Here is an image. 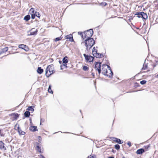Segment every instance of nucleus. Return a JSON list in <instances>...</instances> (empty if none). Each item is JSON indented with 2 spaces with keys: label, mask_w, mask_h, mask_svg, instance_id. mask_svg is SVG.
I'll list each match as a JSON object with an SVG mask.
<instances>
[{
  "label": "nucleus",
  "mask_w": 158,
  "mask_h": 158,
  "mask_svg": "<svg viewBox=\"0 0 158 158\" xmlns=\"http://www.w3.org/2000/svg\"><path fill=\"white\" fill-rule=\"evenodd\" d=\"M102 73L111 77L112 76L113 73L110 67L106 64H103L102 66Z\"/></svg>",
  "instance_id": "obj_1"
},
{
  "label": "nucleus",
  "mask_w": 158,
  "mask_h": 158,
  "mask_svg": "<svg viewBox=\"0 0 158 158\" xmlns=\"http://www.w3.org/2000/svg\"><path fill=\"white\" fill-rule=\"evenodd\" d=\"M85 45L87 50L89 49L94 44L95 41L92 38H89L85 41Z\"/></svg>",
  "instance_id": "obj_2"
},
{
  "label": "nucleus",
  "mask_w": 158,
  "mask_h": 158,
  "mask_svg": "<svg viewBox=\"0 0 158 158\" xmlns=\"http://www.w3.org/2000/svg\"><path fill=\"white\" fill-rule=\"evenodd\" d=\"M54 71L53 65L52 64L48 65L46 69L45 75L47 77H48L50 75L53 73Z\"/></svg>",
  "instance_id": "obj_3"
},
{
  "label": "nucleus",
  "mask_w": 158,
  "mask_h": 158,
  "mask_svg": "<svg viewBox=\"0 0 158 158\" xmlns=\"http://www.w3.org/2000/svg\"><path fill=\"white\" fill-rule=\"evenodd\" d=\"M93 29H90L85 31L84 33L86 37H87L88 38H90L93 35Z\"/></svg>",
  "instance_id": "obj_4"
},
{
  "label": "nucleus",
  "mask_w": 158,
  "mask_h": 158,
  "mask_svg": "<svg viewBox=\"0 0 158 158\" xmlns=\"http://www.w3.org/2000/svg\"><path fill=\"white\" fill-rule=\"evenodd\" d=\"M101 63L100 62H96L95 64V69L96 71H98V73L100 74L101 73Z\"/></svg>",
  "instance_id": "obj_5"
},
{
  "label": "nucleus",
  "mask_w": 158,
  "mask_h": 158,
  "mask_svg": "<svg viewBox=\"0 0 158 158\" xmlns=\"http://www.w3.org/2000/svg\"><path fill=\"white\" fill-rule=\"evenodd\" d=\"M83 55L87 61H89V62H92L93 61L94 59V57H93L90 56L86 55L85 54H84Z\"/></svg>",
  "instance_id": "obj_6"
},
{
  "label": "nucleus",
  "mask_w": 158,
  "mask_h": 158,
  "mask_svg": "<svg viewBox=\"0 0 158 158\" xmlns=\"http://www.w3.org/2000/svg\"><path fill=\"white\" fill-rule=\"evenodd\" d=\"M19 48L24 50L26 51H27L28 50V47L26 45L23 44H20L19 46Z\"/></svg>",
  "instance_id": "obj_7"
},
{
  "label": "nucleus",
  "mask_w": 158,
  "mask_h": 158,
  "mask_svg": "<svg viewBox=\"0 0 158 158\" xmlns=\"http://www.w3.org/2000/svg\"><path fill=\"white\" fill-rule=\"evenodd\" d=\"M35 30V28H32L31 30V31L28 32V35H36L37 32V30L36 29L35 31H34Z\"/></svg>",
  "instance_id": "obj_8"
},
{
  "label": "nucleus",
  "mask_w": 158,
  "mask_h": 158,
  "mask_svg": "<svg viewBox=\"0 0 158 158\" xmlns=\"http://www.w3.org/2000/svg\"><path fill=\"white\" fill-rule=\"evenodd\" d=\"M94 56L98 58H101L103 55L101 53H97V52H93V55Z\"/></svg>",
  "instance_id": "obj_9"
},
{
  "label": "nucleus",
  "mask_w": 158,
  "mask_h": 158,
  "mask_svg": "<svg viewBox=\"0 0 158 158\" xmlns=\"http://www.w3.org/2000/svg\"><path fill=\"white\" fill-rule=\"evenodd\" d=\"M140 13H141L140 14L142 16V18L143 19H147L148 15L146 13L142 12H141Z\"/></svg>",
  "instance_id": "obj_10"
},
{
  "label": "nucleus",
  "mask_w": 158,
  "mask_h": 158,
  "mask_svg": "<svg viewBox=\"0 0 158 158\" xmlns=\"http://www.w3.org/2000/svg\"><path fill=\"white\" fill-rule=\"evenodd\" d=\"M68 62L67 57L66 56L64 57L63 59V64L64 66H66Z\"/></svg>",
  "instance_id": "obj_11"
},
{
  "label": "nucleus",
  "mask_w": 158,
  "mask_h": 158,
  "mask_svg": "<svg viewBox=\"0 0 158 158\" xmlns=\"http://www.w3.org/2000/svg\"><path fill=\"white\" fill-rule=\"evenodd\" d=\"M5 144L2 141H0V149L4 150H6V148L5 147Z\"/></svg>",
  "instance_id": "obj_12"
},
{
  "label": "nucleus",
  "mask_w": 158,
  "mask_h": 158,
  "mask_svg": "<svg viewBox=\"0 0 158 158\" xmlns=\"http://www.w3.org/2000/svg\"><path fill=\"white\" fill-rule=\"evenodd\" d=\"M18 131L19 132V134L20 135H24L25 134V132L23 131H22L21 129L19 128V127L18 126Z\"/></svg>",
  "instance_id": "obj_13"
},
{
  "label": "nucleus",
  "mask_w": 158,
  "mask_h": 158,
  "mask_svg": "<svg viewBox=\"0 0 158 158\" xmlns=\"http://www.w3.org/2000/svg\"><path fill=\"white\" fill-rule=\"evenodd\" d=\"M144 152V149L143 148H141V149L138 150L137 151L136 153L137 154H140L143 153Z\"/></svg>",
  "instance_id": "obj_14"
},
{
  "label": "nucleus",
  "mask_w": 158,
  "mask_h": 158,
  "mask_svg": "<svg viewBox=\"0 0 158 158\" xmlns=\"http://www.w3.org/2000/svg\"><path fill=\"white\" fill-rule=\"evenodd\" d=\"M66 39H69V41H72L73 40L72 35L70 34L66 36Z\"/></svg>",
  "instance_id": "obj_15"
},
{
  "label": "nucleus",
  "mask_w": 158,
  "mask_h": 158,
  "mask_svg": "<svg viewBox=\"0 0 158 158\" xmlns=\"http://www.w3.org/2000/svg\"><path fill=\"white\" fill-rule=\"evenodd\" d=\"M114 141H116L117 143H119V144H121L123 143V141L122 142H121V141L118 139L117 138H114Z\"/></svg>",
  "instance_id": "obj_16"
},
{
  "label": "nucleus",
  "mask_w": 158,
  "mask_h": 158,
  "mask_svg": "<svg viewBox=\"0 0 158 158\" xmlns=\"http://www.w3.org/2000/svg\"><path fill=\"white\" fill-rule=\"evenodd\" d=\"M37 73L39 74H41L43 72V69L40 67H38L37 70Z\"/></svg>",
  "instance_id": "obj_17"
},
{
  "label": "nucleus",
  "mask_w": 158,
  "mask_h": 158,
  "mask_svg": "<svg viewBox=\"0 0 158 158\" xmlns=\"http://www.w3.org/2000/svg\"><path fill=\"white\" fill-rule=\"evenodd\" d=\"M34 107H35L34 106H29L28 107L27 109L28 110L33 111L34 110Z\"/></svg>",
  "instance_id": "obj_18"
},
{
  "label": "nucleus",
  "mask_w": 158,
  "mask_h": 158,
  "mask_svg": "<svg viewBox=\"0 0 158 158\" xmlns=\"http://www.w3.org/2000/svg\"><path fill=\"white\" fill-rule=\"evenodd\" d=\"M37 128L36 126H33L31 127L30 129L32 131H35L37 130Z\"/></svg>",
  "instance_id": "obj_19"
},
{
  "label": "nucleus",
  "mask_w": 158,
  "mask_h": 158,
  "mask_svg": "<svg viewBox=\"0 0 158 158\" xmlns=\"http://www.w3.org/2000/svg\"><path fill=\"white\" fill-rule=\"evenodd\" d=\"M30 18V16L29 15H27L24 17V19L26 21H28Z\"/></svg>",
  "instance_id": "obj_20"
},
{
  "label": "nucleus",
  "mask_w": 158,
  "mask_h": 158,
  "mask_svg": "<svg viewBox=\"0 0 158 158\" xmlns=\"http://www.w3.org/2000/svg\"><path fill=\"white\" fill-rule=\"evenodd\" d=\"M24 116L27 117H28L30 115V113L28 111H26L24 113Z\"/></svg>",
  "instance_id": "obj_21"
},
{
  "label": "nucleus",
  "mask_w": 158,
  "mask_h": 158,
  "mask_svg": "<svg viewBox=\"0 0 158 158\" xmlns=\"http://www.w3.org/2000/svg\"><path fill=\"white\" fill-rule=\"evenodd\" d=\"M82 69H83V70L84 71H87L88 70L89 68L87 66H84L83 67V68H82Z\"/></svg>",
  "instance_id": "obj_22"
},
{
  "label": "nucleus",
  "mask_w": 158,
  "mask_h": 158,
  "mask_svg": "<svg viewBox=\"0 0 158 158\" xmlns=\"http://www.w3.org/2000/svg\"><path fill=\"white\" fill-rule=\"evenodd\" d=\"M5 135V134L3 132V130L0 129V135L2 136H4Z\"/></svg>",
  "instance_id": "obj_23"
},
{
  "label": "nucleus",
  "mask_w": 158,
  "mask_h": 158,
  "mask_svg": "<svg viewBox=\"0 0 158 158\" xmlns=\"http://www.w3.org/2000/svg\"><path fill=\"white\" fill-rule=\"evenodd\" d=\"M61 39H62V38L61 37H58L56 38V39L55 40H54L56 42V41H58L61 40Z\"/></svg>",
  "instance_id": "obj_24"
},
{
  "label": "nucleus",
  "mask_w": 158,
  "mask_h": 158,
  "mask_svg": "<svg viewBox=\"0 0 158 158\" xmlns=\"http://www.w3.org/2000/svg\"><path fill=\"white\" fill-rule=\"evenodd\" d=\"M140 12H137L135 14V15H137L138 16V18H141L142 17L141 15Z\"/></svg>",
  "instance_id": "obj_25"
},
{
  "label": "nucleus",
  "mask_w": 158,
  "mask_h": 158,
  "mask_svg": "<svg viewBox=\"0 0 158 158\" xmlns=\"http://www.w3.org/2000/svg\"><path fill=\"white\" fill-rule=\"evenodd\" d=\"M30 12L31 13V14H32V13H35L34 10V8H31L30 9Z\"/></svg>",
  "instance_id": "obj_26"
},
{
  "label": "nucleus",
  "mask_w": 158,
  "mask_h": 158,
  "mask_svg": "<svg viewBox=\"0 0 158 158\" xmlns=\"http://www.w3.org/2000/svg\"><path fill=\"white\" fill-rule=\"evenodd\" d=\"M114 147L117 150H118L120 148V146L118 144H116L115 145Z\"/></svg>",
  "instance_id": "obj_27"
},
{
  "label": "nucleus",
  "mask_w": 158,
  "mask_h": 158,
  "mask_svg": "<svg viewBox=\"0 0 158 158\" xmlns=\"http://www.w3.org/2000/svg\"><path fill=\"white\" fill-rule=\"evenodd\" d=\"M37 150L40 153L41 152V149L39 146H37Z\"/></svg>",
  "instance_id": "obj_28"
},
{
  "label": "nucleus",
  "mask_w": 158,
  "mask_h": 158,
  "mask_svg": "<svg viewBox=\"0 0 158 158\" xmlns=\"http://www.w3.org/2000/svg\"><path fill=\"white\" fill-rule=\"evenodd\" d=\"M147 82L145 80H143L140 81V83L142 85H144Z\"/></svg>",
  "instance_id": "obj_29"
},
{
  "label": "nucleus",
  "mask_w": 158,
  "mask_h": 158,
  "mask_svg": "<svg viewBox=\"0 0 158 158\" xmlns=\"http://www.w3.org/2000/svg\"><path fill=\"white\" fill-rule=\"evenodd\" d=\"M31 18L32 19H33L35 18V13H32L31 14Z\"/></svg>",
  "instance_id": "obj_30"
},
{
  "label": "nucleus",
  "mask_w": 158,
  "mask_h": 158,
  "mask_svg": "<svg viewBox=\"0 0 158 158\" xmlns=\"http://www.w3.org/2000/svg\"><path fill=\"white\" fill-rule=\"evenodd\" d=\"M48 91L49 93H52V91L51 89L50 86H49Z\"/></svg>",
  "instance_id": "obj_31"
},
{
  "label": "nucleus",
  "mask_w": 158,
  "mask_h": 158,
  "mask_svg": "<svg viewBox=\"0 0 158 158\" xmlns=\"http://www.w3.org/2000/svg\"><path fill=\"white\" fill-rule=\"evenodd\" d=\"M8 50V48L7 47H5L3 49V52H6Z\"/></svg>",
  "instance_id": "obj_32"
},
{
  "label": "nucleus",
  "mask_w": 158,
  "mask_h": 158,
  "mask_svg": "<svg viewBox=\"0 0 158 158\" xmlns=\"http://www.w3.org/2000/svg\"><path fill=\"white\" fill-rule=\"evenodd\" d=\"M35 15L38 17L39 18L40 17V15L39 12H35Z\"/></svg>",
  "instance_id": "obj_33"
},
{
  "label": "nucleus",
  "mask_w": 158,
  "mask_h": 158,
  "mask_svg": "<svg viewBox=\"0 0 158 158\" xmlns=\"http://www.w3.org/2000/svg\"><path fill=\"white\" fill-rule=\"evenodd\" d=\"M78 34L79 35H80L81 36V37H82V38H83V35H82V32H78Z\"/></svg>",
  "instance_id": "obj_34"
},
{
  "label": "nucleus",
  "mask_w": 158,
  "mask_h": 158,
  "mask_svg": "<svg viewBox=\"0 0 158 158\" xmlns=\"http://www.w3.org/2000/svg\"><path fill=\"white\" fill-rule=\"evenodd\" d=\"M97 52V50L95 49V47H94L93 48V50H92V53H93V52Z\"/></svg>",
  "instance_id": "obj_35"
},
{
  "label": "nucleus",
  "mask_w": 158,
  "mask_h": 158,
  "mask_svg": "<svg viewBox=\"0 0 158 158\" xmlns=\"http://www.w3.org/2000/svg\"><path fill=\"white\" fill-rule=\"evenodd\" d=\"M127 144L129 146V147L131 146V143L130 142H128L127 143Z\"/></svg>",
  "instance_id": "obj_36"
},
{
  "label": "nucleus",
  "mask_w": 158,
  "mask_h": 158,
  "mask_svg": "<svg viewBox=\"0 0 158 158\" xmlns=\"http://www.w3.org/2000/svg\"><path fill=\"white\" fill-rule=\"evenodd\" d=\"M87 158H95V157L94 156L90 155L89 156H88Z\"/></svg>",
  "instance_id": "obj_37"
},
{
  "label": "nucleus",
  "mask_w": 158,
  "mask_h": 158,
  "mask_svg": "<svg viewBox=\"0 0 158 158\" xmlns=\"http://www.w3.org/2000/svg\"><path fill=\"white\" fill-rule=\"evenodd\" d=\"M40 158H45L44 156L41 155L40 156Z\"/></svg>",
  "instance_id": "obj_38"
},
{
  "label": "nucleus",
  "mask_w": 158,
  "mask_h": 158,
  "mask_svg": "<svg viewBox=\"0 0 158 158\" xmlns=\"http://www.w3.org/2000/svg\"><path fill=\"white\" fill-rule=\"evenodd\" d=\"M59 63L60 64H61V63H62V61H61V60H59Z\"/></svg>",
  "instance_id": "obj_39"
},
{
  "label": "nucleus",
  "mask_w": 158,
  "mask_h": 158,
  "mask_svg": "<svg viewBox=\"0 0 158 158\" xmlns=\"http://www.w3.org/2000/svg\"><path fill=\"white\" fill-rule=\"evenodd\" d=\"M108 158H114L113 157H109Z\"/></svg>",
  "instance_id": "obj_40"
},
{
  "label": "nucleus",
  "mask_w": 158,
  "mask_h": 158,
  "mask_svg": "<svg viewBox=\"0 0 158 158\" xmlns=\"http://www.w3.org/2000/svg\"><path fill=\"white\" fill-rule=\"evenodd\" d=\"M38 138H39V139H41V137H40V136H39V137H38Z\"/></svg>",
  "instance_id": "obj_41"
},
{
  "label": "nucleus",
  "mask_w": 158,
  "mask_h": 158,
  "mask_svg": "<svg viewBox=\"0 0 158 158\" xmlns=\"http://www.w3.org/2000/svg\"><path fill=\"white\" fill-rule=\"evenodd\" d=\"M143 69L144 70H145L146 69L145 68H144V67H143Z\"/></svg>",
  "instance_id": "obj_42"
},
{
  "label": "nucleus",
  "mask_w": 158,
  "mask_h": 158,
  "mask_svg": "<svg viewBox=\"0 0 158 158\" xmlns=\"http://www.w3.org/2000/svg\"><path fill=\"white\" fill-rule=\"evenodd\" d=\"M157 77L158 78V74H157Z\"/></svg>",
  "instance_id": "obj_43"
},
{
  "label": "nucleus",
  "mask_w": 158,
  "mask_h": 158,
  "mask_svg": "<svg viewBox=\"0 0 158 158\" xmlns=\"http://www.w3.org/2000/svg\"><path fill=\"white\" fill-rule=\"evenodd\" d=\"M41 122H40V125H41Z\"/></svg>",
  "instance_id": "obj_44"
}]
</instances>
